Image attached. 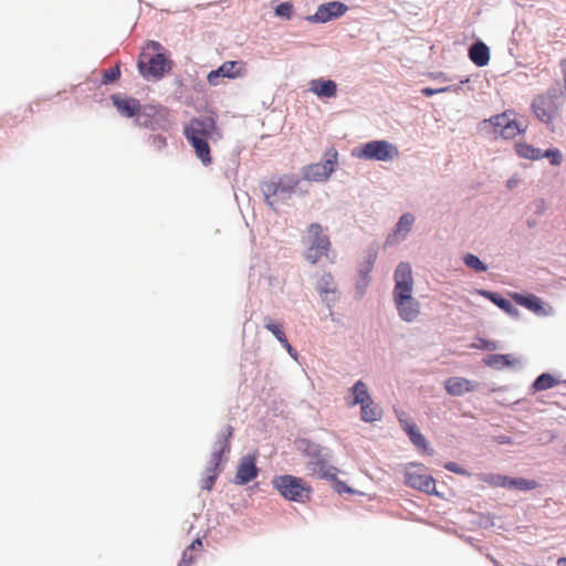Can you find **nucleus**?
<instances>
[{
  "mask_svg": "<svg viewBox=\"0 0 566 566\" xmlns=\"http://www.w3.org/2000/svg\"><path fill=\"white\" fill-rule=\"evenodd\" d=\"M482 348L484 349H489V350H494L496 348V345L495 343L493 342H489V340H483V346Z\"/></svg>",
  "mask_w": 566,
  "mask_h": 566,
  "instance_id": "49530a36",
  "label": "nucleus"
},
{
  "mask_svg": "<svg viewBox=\"0 0 566 566\" xmlns=\"http://www.w3.org/2000/svg\"><path fill=\"white\" fill-rule=\"evenodd\" d=\"M469 57L476 66H485L490 61V51L483 42H476L469 50Z\"/></svg>",
  "mask_w": 566,
  "mask_h": 566,
  "instance_id": "aec40b11",
  "label": "nucleus"
},
{
  "mask_svg": "<svg viewBox=\"0 0 566 566\" xmlns=\"http://www.w3.org/2000/svg\"><path fill=\"white\" fill-rule=\"evenodd\" d=\"M172 62L165 55L164 46L156 41H149L143 49L138 59L140 74L149 80L161 78L170 72Z\"/></svg>",
  "mask_w": 566,
  "mask_h": 566,
  "instance_id": "7ed1b4c3",
  "label": "nucleus"
},
{
  "mask_svg": "<svg viewBox=\"0 0 566 566\" xmlns=\"http://www.w3.org/2000/svg\"><path fill=\"white\" fill-rule=\"evenodd\" d=\"M398 420L403 429V431L409 437L410 441L422 452L432 453V450L430 449L429 442L423 437V434L419 431L417 426L409 421L406 418L405 412H398Z\"/></svg>",
  "mask_w": 566,
  "mask_h": 566,
  "instance_id": "4468645a",
  "label": "nucleus"
},
{
  "mask_svg": "<svg viewBox=\"0 0 566 566\" xmlns=\"http://www.w3.org/2000/svg\"><path fill=\"white\" fill-rule=\"evenodd\" d=\"M543 157L548 158L551 164L554 166H559L563 160L562 153L558 149H547L542 153V158Z\"/></svg>",
  "mask_w": 566,
  "mask_h": 566,
  "instance_id": "c9c22d12",
  "label": "nucleus"
},
{
  "mask_svg": "<svg viewBox=\"0 0 566 566\" xmlns=\"http://www.w3.org/2000/svg\"><path fill=\"white\" fill-rule=\"evenodd\" d=\"M532 108L535 116L543 123H551L552 119L557 115V105L555 97L551 94L537 95L533 103Z\"/></svg>",
  "mask_w": 566,
  "mask_h": 566,
  "instance_id": "f8f14e48",
  "label": "nucleus"
},
{
  "mask_svg": "<svg viewBox=\"0 0 566 566\" xmlns=\"http://www.w3.org/2000/svg\"><path fill=\"white\" fill-rule=\"evenodd\" d=\"M352 155L358 159L390 161L400 154L397 146L387 140H371L355 147Z\"/></svg>",
  "mask_w": 566,
  "mask_h": 566,
  "instance_id": "0eeeda50",
  "label": "nucleus"
},
{
  "mask_svg": "<svg viewBox=\"0 0 566 566\" xmlns=\"http://www.w3.org/2000/svg\"><path fill=\"white\" fill-rule=\"evenodd\" d=\"M302 443L304 454L308 458L307 469L311 471V475L323 480H335L338 470L329 463L328 453L314 442L304 440Z\"/></svg>",
  "mask_w": 566,
  "mask_h": 566,
  "instance_id": "20e7f679",
  "label": "nucleus"
},
{
  "mask_svg": "<svg viewBox=\"0 0 566 566\" xmlns=\"http://www.w3.org/2000/svg\"><path fill=\"white\" fill-rule=\"evenodd\" d=\"M232 434H233V428L231 426H228L226 428V431L223 432V440L218 442L219 449L212 453V462L216 467L219 465V463L222 459V453L229 452L230 440L232 438Z\"/></svg>",
  "mask_w": 566,
  "mask_h": 566,
  "instance_id": "b1692460",
  "label": "nucleus"
},
{
  "mask_svg": "<svg viewBox=\"0 0 566 566\" xmlns=\"http://www.w3.org/2000/svg\"><path fill=\"white\" fill-rule=\"evenodd\" d=\"M484 363L494 368H503V367H511L517 363V359L513 358L511 355H503V354H493L489 355Z\"/></svg>",
  "mask_w": 566,
  "mask_h": 566,
  "instance_id": "393cba45",
  "label": "nucleus"
},
{
  "mask_svg": "<svg viewBox=\"0 0 566 566\" xmlns=\"http://www.w3.org/2000/svg\"><path fill=\"white\" fill-rule=\"evenodd\" d=\"M184 135L193 147L196 156L203 166L212 164L209 143L221 138V133L213 117L192 118L184 127Z\"/></svg>",
  "mask_w": 566,
  "mask_h": 566,
  "instance_id": "f03ea898",
  "label": "nucleus"
},
{
  "mask_svg": "<svg viewBox=\"0 0 566 566\" xmlns=\"http://www.w3.org/2000/svg\"><path fill=\"white\" fill-rule=\"evenodd\" d=\"M337 164V153L334 151L331 158L324 163H316L304 167L303 177L310 181H325L334 171V167Z\"/></svg>",
  "mask_w": 566,
  "mask_h": 566,
  "instance_id": "9b49d317",
  "label": "nucleus"
},
{
  "mask_svg": "<svg viewBox=\"0 0 566 566\" xmlns=\"http://www.w3.org/2000/svg\"><path fill=\"white\" fill-rule=\"evenodd\" d=\"M150 143L158 149H161L166 146V138L160 135H153L150 137Z\"/></svg>",
  "mask_w": 566,
  "mask_h": 566,
  "instance_id": "79ce46f5",
  "label": "nucleus"
},
{
  "mask_svg": "<svg viewBox=\"0 0 566 566\" xmlns=\"http://www.w3.org/2000/svg\"><path fill=\"white\" fill-rule=\"evenodd\" d=\"M111 99L119 112V114L124 117H133L139 114L142 106L138 99L134 97L120 96L119 94H114L111 96Z\"/></svg>",
  "mask_w": 566,
  "mask_h": 566,
  "instance_id": "2eb2a0df",
  "label": "nucleus"
},
{
  "mask_svg": "<svg viewBox=\"0 0 566 566\" xmlns=\"http://www.w3.org/2000/svg\"><path fill=\"white\" fill-rule=\"evenodd\" d=\"M480 481L493 488H506L507 476L502 474L485 473L479 475Z\"/></svg>",
  "mask_w": 566,
  "mask_h": 566,
  "instance_id": "7c9ffc66",
  "label": "nucleus"
},
{
  "mask_svg": "<svg viewBox=\"0 0 566 566\" xmlns=\"http://www.w3.org/2000/svg\"><path fill=\"white\" fill-rule=\"evenodd\" d=\"M265 328L271 332L275 338L282 344L286 343V336L285 333L282 329V326L276 324L272 318L266 317L265 318Z\"/></svg>",
  "mask_w": 566,
  "mask_h": 566,
  "instance_id": "2f4dec72",
  "label": "nucleus"
},
{
  "mask_svg": "<svg viewBox=\"0 0 566 566\" xmlns=\"http://www.w3.org/2000/svg\"><path fill=\"white\" fill-rule=\"evenodd\" d=\"M196 559V555L193 551L186 549L182 554V557L178 564V566H190Z\"/></svg>",
  "mask_w": 566,
  "mask_h": 566,
  "instance_id": "4c0bfd02",
  "label": "nucleus"
},
{
  "mask_svg": "<svg viewBox=\"0 0 566 566\" xmlns=\"http://www.w3.org/2000/svg\"><path fill=\"white\" fill-rule=\"evenodd\" d=\"M300 180L296 176H283L277 180H270L262 184V191L266 205L276 210L280 201L290 197L298 186Z\"/></svg>",
  "mask_w": 566,
  "mask_h": 566,
  "instance_id": "423d86ee",
  "label": "nucleus"
},
{
  "mask_svg": "<svg viewBox=\"0 0 566 566\" xmlns=\"http://www.w3.org/2000/svg\"><path fill=\"white\" fill-rule=\"evenodd\" d=\"M274 489L286 500L306 503L311 499L312 488L301 478L294 475L275 476L272 481Z\"/></svg>",
  "mask_w": 566,
  "mask_h": 566,
  "instance_id": "39448f33",
  "label": "nucleus"
},
{
  "mask_svg": "<svg viewBox=\"0 0 566 566\" xmlns=\"http://www.w3.org/2000/svg\"><path fill=\"white\" fill-rule=\"evenodd\" d=\"M490 123L494 126L495 134L505 139L515 138L525 130V127H522L521 123L506 112L491 117Z\"/></svg>",
  "mask_w": 566,
  "mask_h": 566,
  "instance_id": "9d476101",
  "label": "nucleus"
},
{
  "mask_svg": "<svg viewBox=\"0 0 566 566\" xmlns=\"http://www.w3.org/2000/svg\"><path fill=\"white\" fill-rule=\"evenodd\" d=\"M352 392L354 396L353 405H363L370 400V396L368 394L367 386L364 381L358 380L352 388Z\"/></svg>",
  "mask_w": 566,
  "mask_h": 566,
  "instance_id": "c85d7f7f",
  "label": "nucleus"
},
{
  "mask_svg": "<svg viewBox=\"0 0 566 566\" xmlns=\"http://www.w3.org/2000/svg\"><path fill=\"white\" fill-rule=\"evenodd\" d=\"M144 113H145V115L150 116L151 113H156V111H155V108L150 107L149 113H147V108H145Z\"/></svg>",
  "mask_w": 566,
  "mask_h": 566,
  "instance_id": "09e8293b",
  "label": "nucleus"
},
{
  "mask_svg": "<svg viewBox=\"0 0 566 566\" xmlns=\"http://www.w3.org/2000/svg\"><path fill=\"white\" fill-rule=\"evenodd\" d=\"M283 347L286 349V352L289 353V355L296 359L297 357V352L291 346V344L289 343V340L286 339V343H282Z\"/></svg>",
  "mask_w": 566,
  "mask_h": 566,
  "instance_id": "37998d69",
  "label": "nucleus"
},
{
  "mask_svg": "<svg viewBox=\"0 0 566 566\" xmlns=\"http://www.w3.org/2000/svg\"><path fill=\"white\" fill-rule=\"evenodd\" d=\"M478 294L484 296L485 298L490 300L492 303L497 305L501 310H503L507 314L516 313V308L512 305V303L501 296L499 293L490 292L486 290H478Z\"/></svg>",
  "mask_w": 566,
  "mask_h": 566,
  "instance_id": "4be33fe9",
  "label": "nucleus"
},
{
  "mask_svg": "<svg viewBox=\"0 0 566 566\" xmlns=\"http://www.w3.org/2000/svg\"><path fill=\"white\" fill-rule=\"evenodd\" d=\"M374 266V260L370 258L367 260V262L364 264V266L359 270L363 285L366 286L369 282V273L371 272Z\"/></svg>",
  "mask_w": 566,
  "mask_h": 566,
  "instance_id": "e433bc0d",
  "label": "nucleus"
},
{
  "mask_svg": "<svg viewBox=\"0 0 566 566\" xmlns=\"http://www.w3.org/2000/svg\"><path fill=\"white\" fill-rule=\"evenodd\" d=\"M213 482H214V478L213 476H209L208 480H207L206 488L210 489L212 486Z\"/></svg>",
  "mask_w": 566,
  "mask_h": 566,
  "instance_id": "de8ad7c7",
  "label": "nucleus"
},
{
  "mask_svg": "<svg viewBox=\"0 0 566 566\" xmlns=\"http://www.w3.org/2000/svg\"><path fill=\"white\" fill-rule=\"evenodd\" d=\"M516 154L526 159L537 160L542 158V150L533 147L526 143H518L515 145Z\"/></svg>",
  "mask_w": 566,
  "mask_h": 566,
  "instance_id": "bb28decb",
  "label": "nucleus"
},
{
  "mask_svg": "<svg viewBox=\"0 0 566 566\" xmlns=\"http://www.w3.org/2000/svg\"><path fill=\"white\" fill-rule=\"evenodd\" d=\"M310 91L318 97H334L337 92V85L332 80H312L310 83Z\"/></svg>",
  "mask_w": 566,
  "mask_h": 566,
  "instance_id": "6ab92c4d",
  "label": "nucleus"
},
{
  "mask_svg": "<svg viewBox=\"0 0 566 566\" xmlns=\"http://www.w3.org/2000/svg\"><path fill=\"white\" fill-rule=\"evenodd\" d=\"M557 384H558V380L555 379L552 375L542 374L533 382V389L535 391H543V390L553 388Z\"/></svg>",
  "mask_w": 566,
  "mask_h": 566,
  "instance_id": "c756f323",
  "label": "nucleus"
},
{
  "mask_svg": "<svg viewBox=\"0 0 566 566\" xmlns=\"http://www.w3.org/2000/svg\"><path fill=\"white\" fill-rule=\"evenodd\" d=\"M293 13V4L291 2H282L275 8V14L285 19H291Z\"/></svg>",
  "mask_w": 566,
  "mask_h": 566,
  "instance_id": "f704fd0d",
  "label": "nucleus"
},
{
  "mask_svg": "<svg viewBox=\"0 0 566 566\" xmlns=\"http://www.w3.org/2000/svg\"><path fill=\"white\" fill-rule=\"evenodd\" d=\"M451 91V87L450 86H446V87H441V88H437V90H433L431 87H424L421 90V93L424 95V96H432L434 94H438V93H444V92H449Z\"/></svg>",
  "mask_w": 566,
  "mask_h": 566,
  "instance_id": "ea45409f",
  "label": "nucleus"
},
{
  "mask_svg": "<svg viewBox=\"0 0 566 566\" xmlns=\"http://www.w3.org/2000/svg\"><path fill=\"white\" fill-rule=\"evenodd\" d=\"M422 464L409 463L405 469V483L412 489L433 494L436 492L434 479L427 474Z\"/></svg>",
  "mask_w": 566,
  "mask_h": 566,
  "instance_id": "6e6552de",
  "label": "nucleus"
},
{
  "mask_svg": "<svg viewBox=\"0 0 566 566\" xmlns=\"http://www.w3.org/2000/svg\"><path fill=\"white\" fill-rule=\"evenodd\" d=\"M463 261L468 268H470L476 272L486 271V265L476 255L467 254L463 258Z\"/></svg>",
  "mask_w": 566,
  "mask_h": 566,
  "instance_id": "473e14b6",
  "label": "nucleus"
},
{
  "mask_svg": "<svg viewBox=\"0 0 566 566\" xmlns=\"http://www.w3.org/2000/svg\"><path fill=\"white\" fill-rule=\"evenodd\" d=\"M361 411L360 417L365 422L377 421L381 418L382 410L376 405L373 399L368 400V402L360 405Z\"/></svg>",
  "mask_w": 566,
  "mask_h": 566,
  "instance_id": "5701e85b",
  "label": "nucleus"
},
{
  "mask_svg": "<svg viewBox=\"0 0 566 566\" xmlns=\"http://www.w3.org/2000/svg\"><path fill=\"white\" fill-rule=\"evenodd\" d=\"M394 303L399 317L405 322H413L420 314V303L412 296L413 277L409 263L401 262L394 273Z\"/></svg>",
  "mask_w": 566,
  "mask_h": 566,
  "instance_id": "f257e3e1",
  "label": "nucleus"
},
{
  "mask_svg": "<svg viewBox=\"0 0 566 566\" xmlns=\"http://www.w3.org/2000/svg\"><path fill=\"white\" fill-rule=\"evenodd\" d=\"M258 475L255 461L251 457H245L241 460L237 473L235 483L243 485L252 481Z\"/></svg>",
  "mask_w": 566,
  "mask_h": 566,
  "instance_id": "dca6fc26",
  "label": "nucleus"
},
{
  "mask_svg": "<svg viewBox=\"0 0 566 566\" xmlns=\"http://www.w3.org/2000/svg\"><path fill=\"white\" fill-rule=\"evenodd\" d=\"M322 281L324 282V286L319 285V289L324 293H333L335 292V289L333 286L332 277L327 275L326 277H323Z\"/></svg>",
  "mask_w": 566,
  "mask_h": 566,
  "instance_id": "a19ab883",
  "label": "nucleus"
},
{
  "mask_svg": "<svg viewBox=\"0 0 566 566\" xmlns=\"http://www.w3.org/2000/svg\"><path fill=\"white\" fill-rule=\"evenodd\" d=\"M120 76V70L119 65H115L114 67H111L108 70H105L103 73V83L108 84L112 82H115Z\"/></svg>",
  "mask_w": 566,
  "mask_h": 566,
  "instance_id": "72a5a7b5",
  "label": "nucleus"
},
{
  "mask_svg": "<svg viewBox=\"0 0 566 566\" xmlns=\"http://www.w3.org/2000/svg\"><path fill=\"white\" fill-rule=\"evenodd\" d=\"M201 547H202V542H201V539L197 538L190 544V546L187 549L196 551V549H200Z\"/></svg>",
  "mask_w": 566,
  "mask_h": 566,
  "instance_id": "a18cd8bd",
  "label": "nucleus"
},
{
  "mask_svg": "<svg viewBox=\"0 0 566 566\" xmlns=\"http://www.w3.org/2000/svg\"><path fill=\"white\" fill-rule=\"evenodd\" d=\"M415 222V217L410 213H405L400 217L396 230H395V238H405L409 231L411 230V227Z\"/></svg>",
  "mask_w": 566,
  "mask_h": 566,
  "instance_id": "cd10ccee",
  "label": "nucleus"
},
{
  "mask_svg": "<svg viewBox=\"0 0 566 566\" xmlns=\"http://www.w3.org/2000/svg\"><path fill=\"white\" fill-rule=\"evenodd\" d=\"M444 388L451 396H462L475 389V385L463 377H450L444 381Z\"/></svg>",
  "mask_w": 566,
  "mask_h": 566,
  "instance_id": "a211bd4d",
  "label": "nucleus"
},
{
  "mask_svg": "<svg viewBox=\"0 0 566 566\" xmlns=\"http://www.w3.org/2000/svg\"><path fill=\"white\" fill-rule=\"evenodd\" d=\"M310 252H314V254L308 253L306 255V259L310 260L312 263H315L319 259V250H310Z\"/></svg>",
  "mask_w": 566,
  "mask_h": 566,
  "instance_id": "c03bdc74",
  "label": "nucleus"
},
{
  "mask_svg": "<svg viewBox=\"0 0 566 566\" xmlns=\"http://www.w3.org/2000/svg\"><path fill=\"white\" fill-rule=\"evenodd\" d=\"M306 243L310 248H329L331 245L329 238L319 223H312L307 228Z\"/></svg>",
  "mask_w": 566,
  "mask_h": 566,
  "instance_id": "f3484780",
  "label": "nucleus"
},
{
  "mask_svg": "<svg viewBox=\"0 0 566 566\" xmlns=\"http://www.w3.org/2000/svg\"><path fill=\"white\" fill-rule=\"evenodd\" d=\"M348 10V7L339 1H331L321 4L315 14L307 18L311 22L325 23L333 19H337L344 15Z\"/></svg>",
  "mask_w": 566,
  "mask_h": 566,
  "instance_id": "ddd939ff",
  "label": "nucleus"
},
{
  "mask_svg": "<svg viewBox=\"0 0 566 566\" xmlns=\"http://www.w3.org/2000/svg\"><path fill=\"white\" fill-rule=\"evenodd\" d=\"M444 468L450 471V472H453V473H457V474H460V475H465L467 474V471L461 468L458 463L455 462H448L444 464Z\"/></svg>",
  "mask_w": 566,
  "mask_h": 566,
  "instance_id": "58836bf2",
  "label": "nucleus"
},
{
  "mask_svg": "<svg viewBox=\"0 0 566 566\" xmlns=\"http://www.w3.org/2000/svg\"><path fill=\"white\" fill-rule=\"evenodd\" d=\"M512 297L517 304L526 307L527 310L534 312L535 314L545 313L541 298L535 295L524 296L515 293L512 295Z\"/></svg>",
  "mask_w": 566,
  "mask_h": 566,
  "instance_id": "412c9836",
  "label": "nucleus"
},
{
  "mask_svg": "<svg viewBox=\"0 0 566 566\" xmlns=\"http://www.w3.org/2000/svg\"><path fill=\"white\" fill-rule=\"evenodd\" d=\"M538 486L535 480H527L524 478H510L507 476L506 489H516L521 491H531Z\"/></svg>",
  "mask_w": 566,
  "mask_h": 566,
  "instance_id": "a878e982",
  "label": "nucleus"
},
{
  "mask_svg": "<svg viewBox=\"0 0 566 566\" xmlns=\"http://www.w3.org/2000/svg\"><path fill=\"white\" fill-rule=\"evenodd\" d=\"M248 74L247 63L243 61H227L222 63L217 70L211 71L207 81L210 85H219L220 77L235 80L244 77Z\"/></svg>",
  "mask_w": 566,
  "mask_h": 566,
  "instance_id": "1a4fd4ad",
  "label": "nucleus"
}]
</instances>
